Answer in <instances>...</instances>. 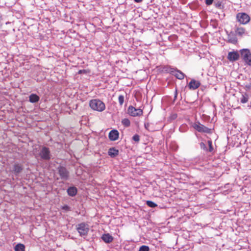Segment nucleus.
<instances>
[{
	"label": "nucleus",
	"instance_id": "1",
	"mask_svg": "<svg viewBox=\"0 0 251 251\" xmlns=\"http://www.w3.org/2000/svg\"><path fill=\"white\" fill-rule=\"evenodd\" d=\"M89 105L95 111L102 112L105 109V105L103 102L99 99H93L89 101Z\"/></svg>",
	"mask_w": 251,
	"mask_h": 251
},
{
	"label": "nucleus",
	"instance_id": "2",
	"mask_svg": "<svg viewBox=\"0 0 251 251\" xmlns=\"http://www.w3.org/2000/svg\"><path fill=\"white\" fill-rule=\"evenodd\" d=\"M241 58L246 64L251 66V52L249 49H243L239 51Z\"/></svg>",
	"mask_w": 251,
	"mask_h": 251
},
{
	"label": "nucleus",
	"instance_id": "3",
	"mask_svg": "<svg viewBox=\"0 0 251 251\" xmlns=\"http://www.w3.org/2000/svg\"><path fill=\"white\" fill-rule=\"evenodd\" d=\"M237 21L242 25L248 24L251 20L250 16L244 12H240L236 14Z\"/></svg>",
	"mask_w": 251,
	"mask_h": 251
},
{
	"label": "nucleus",
	"instance_id": "4",
	"mask_svg": "<svg viewBox=\"0 0 251 251\" xmlns=\"http://www.w3.org/2000/svg\"><path fill=\"white\" fill-rule=\"evenodd\" d=\"M58 173L60 178L64 180H67L69 177V172L63 166H59L57 169Z\"/></svg>",
	"mask_w": 251,
	"mask_h": 251
},
{
	"label": "nucleus",
	"instance_id": "5",
	"mask_svg": "<svg viewBox=\"0 0 251 251\" xmlns=\"http://www.w3.org/2000/svg\"><path fill=\"white\" fill-rule=\"evenodd\" d=\"M76 229L81 236L87 235L89 230L88 226L84 223L78 224Z\"/></svg>",
	"mask_w": 251,
	"mask_h": 251
},
{
	"label": "nucleus",
	"instance_id": "6",
	"mask_svg": "<svg viewBox=\"0 0 251 251\" xmlns=\"http://www.w3.org/2000/svg\"><path fill=\"white\" fill-rule=\"evenodd\" d=\"M39 155L42 159L49 160L50 159V151L48 148L44 147L41 150Z\"/></svg>",
	"mask_w": 251,
	"mask_h": 251
},
{
	"label": "nucleus",
	"instance_id": "7",
	"mask_svg": "<svg viewBox=\"0 0 251 251\" xmlns=\"http://www.w3.org/2000/svg\"><path fill=\"white\" fill-rule=\"evenodd\" d=\"M128 113L132 116H141L143 114V111L140 108H135L132 106H129L127 109Z\"/></svg>",
	"mask_w": 251,
	"mask_h": 251
},
{
	"label": "nucleus",
	"instance_id": "8",
	"mask_svg": "<svg viewBox=\"0 0 251 251\" xmlns=\"http://www.w3.org/2000/svg\"><path fill=\"white\" fill-rule=\"evenodd\" d=\"M227 58L230 62H234L239 60L240 54L237 51H230L228 53Z\"/></svg>",
	"mask_w": 251,
	"mask_h": 251
},
{
	"label": "nucleus",
	"instance_id": "9",
	"mask_svg": "<svg viewBox=\"0 0 251 251\" xmlns=\"http://www.w3.org/2000/svg\"><path fill=\"white\" fill-rule=\"evenodd\" d=\"M23 170V167L22 165L19 163H15L13 165L12 172H13L16 176H18Z\"/></svg>",
	"mask_w": 251,
	"mask_h": 251
},
{
	"label": "nucleus",
	"instance_id": "10",
	"mask_svg": "<svg viewBox=\"0 0 251 251\" xmlns=\"http://www.w3.org/2000/svg\"><path fill=\"white\" fill-rule=\"evenodd\" d=\"M200 85L201 83L199 81L192 79L188 84V87L191 90H195L199 88Z\"/></svg>",
	"mask_w": 251,
	"mask_h": 251
},
{
	"label": "nucleus",
	"instance_id": "11",
	"mask_svg": "<svg viewBox=\"0 0 251 251\" xmlns=\"http://www.w3.org/2000/svg\"><path fill=\"white\" fill-rule=\"evenodd\" d=\"M119 138V132L117 130L113 129L109 133V138L111 141H115Z\"/></svg>",
	"mask_w": 251,
	"mask_h": 251
},
{
	"label": "nucleus",
	"instance_id": "12",
	"mask_svg": "<svg viewBox=\"0 0 251 251\" xmlns=\"http://www.w3.org/2000/svg\"><path fill=\"white\" fill-rule=\"evenodd\" d=\"M101 239L106 243H110L113 240V237L109 233L102 235Z\"/></svg>",
	"mask_w": 251,
	"mask_h": 251
},
{
	"label": "nucleus",
	"instance_id": "13",
	"mask_svg": "<svg viewBox=\"0 0 251 251\" xmlns=\"http://www.w3.org/2000/svg\"><path fill=\"white\" fill-rule=\"evenodd\" d=\"M227 42L233 44H236L238 41L237 38L231 32L228 34Z\"/></svg>",
	"mask_w": 251,
	"mask_h": 251
},
{
	"label": "nucleus",
	"instance_id": "14",
	"mask_svg": "<svg viewBox=\"0 0 251 251\" xmlns=\"http://www.w3.org/2000/svg\"><path fill=\"white\" fill-rule=\"evenodd\" d=\"M119 154V151L115 148H111L109 149L108 154L111 157H115Z\"/></svg>",
	"mask_w": 251,
	"mask_h": 251
},
{
	"label": "nucleus",
	"instance_id": "15",
	"mask_svg": "<svg viewBox=\"0 0 251 251\" xmlns=\"http://www.w3.org/2000/svg\"><path fill=\"white\" fill-rule=\"evenodd\" d=\"M195 129L201 132L210 133L211 129L208 128L207 126H194Z\"/></svg>",
	"mask_w": 251,
	"mask_h": 251
},
{
	"label": "nucleus",
	"instance_id": "16",
	"mask_svg": "<svg viewBox=\"0 0 251 251\" xmlns=\"http://www.w3.org/2000/svg\"><path fill=\"white\" fill-rule=\"evenodd\" d=\"M40 100V97L36 94H32L29 96V101L31 103H35Z\"/></svg>",
	"mask_w": 251,
	"mask_h": 251
},
{
	"label": "nucleus",
	"instance_id": "17",
	"mask_svg": "<svg viewBox=\"0 0 251 251\" xmlns=\"http://www.w3.org/2000/svg\"><path fill=\"white\" fill-rule=\"evenodd\" d=\"M77 189L75 187H70L67 189L68 195L71 197L75 196L77 193Z\"/></svg>",
	"mask_w": 251,
	"mask_h": 251
},
{
	"label": "nucleus",
	"instance_id": "18",
	"mask_svg": "<svg viewBox=\"0 0 251 251\" xmlns=\"http://www.w3.org/2000/svg\"><path fill=\"white\" fill-rule=\"evenodd\" d=\"M236 34L238 36H242L245 34L246 32V29L243 27H238L235 30Z\"/></svg>",
	"mask_w": 251,
	"mask_h": 251
},
{
	"label": "nucleus",
	"instance_id": "19",
	"mask_svg": "<svg viewBox=\"0 0 251 251\" xmlns=\"http://www.w3.org/2000/svg\"><path fill=\"white\" fill-rule=\"evenodd\" d=\"M174 73V75L179 79H182L184 78L185 75L180 71L176 70Z\"/></svg>",
	"mask_w": 251,
	"mask_h": 251
},
{
	"label": "nucleus",
	"instance_id": "20",
	"mask_svg": "<svg viewBox=\"0 0 251 251\" xmlns=\"http://www.w3.org/2000/svg\"><path fill=\"white\" fill-rule=\"evenodd\" d=\"M15 251H25V247L22 244H18L14 248Z\"/></svg>",
	"mask_w": 251,
	"mask_h": 251
},
{
	"label": "nucleus",
	"instance_id": "21",
	"mask_svg": "<svg viewBox=\"0 0 251 251\" xmlns=\"http://www.w3.org/2000/svg\"><path fill=\"white\" fill-rule=\"evenodd\" d=\"M249 96L247 93L242 94V98L240 99V101L242 103H245L248 101Z\"/></svg>",
	"mask_w": 251,
	"mask_h": 251
},
{
	"label": "nucleus",
	"instance_id": "22",
	"mask_svg": "<svg viewBox=\"0 0 251 251\" xmlns=\"http://www.w3.org/2000/svg\"><path fill=\"white\" fill-rule=\"evenodd\" d=\"M146 203L148 206L151 208H154L157 206V205L155 203L151 201H147Z\"/></svg>",
	"mask_w": 251,
	"mask_h": 251
},
{
	"label": "nucleus",
	"instance_id": "23",
	"mask_svg": "<svg viewBox=\"0 0 251 251\" xmlns=\"http://www.w3.org/2000/svg\"><path fill=\"white\" fill-rule=\"evenodd\" d=\"M150 248L148 246L143 245L142 246L139 250V251H149Z\"/></svg>",
	"mask_w": 251,
	"mask_h": 251
},
{
	"label": "nucleus",
	"instance_id": "24",
	"mask_svg": "<svg viewBox=\"0 0 251 251\" xmlns=\"http://www.w3.org/2000/svg\"><path fill=\"white\" fill-rule=\"evenodd\" d=\"M124 96H123V95H120L118 97V100H119V104L121 105H122L124 103Z\"/></svg>",
	"mask_w": 251,
	"mask_h": 251
},
{
	"label": "nucleus",
	"instance_id": "25",
	"mask_svg": "<svg viewBox=\"0 0 251 251\" xmlns=\"http://www.w3.org/2000/svg\"><path fill=\"white\" fill-rule=\"evenodd\" d=\"M122 123L124 126H129L130 121L128 119L125 118L122 121Z\"/></svg>",
	"mask_w": 251,
	"mask_h": 251
},
{
	"label": "nucleus",
	"instance_id": "26",
	"mask_svg": "<svg viewBox=\"0 0 251 251\" xmlns=\"http://www.w3.org/2000/svg\"><path fill=\"white\" fill-rule=\"evenodd\" d=\"M208 145L209 146V148L207 151L209 152H212L213 150V148L212 147V142L211 141H208Z\"/></svg>",
	"mask_w": 251,
	"mask_h": 251
},
{
	"label": "nucleus",
	"instance_id": "27",
	"mask_svg": "<svg viewBox=\"0 0 251 251\" xmlns=\"http://www.w3.org/2000/svg\"><path fill=\"white\" fill-rule=\"evenodd\" d=\"M132 140L138 143L140 141V136L137 134H135L132 137Z\"/></svg>",
	"mask_w": 251,
	"mask_h": 251
},
{
	"label": "nucleus",
	"instance_id": "28",
	"mask_svg": "<svg viewBox=\"0 0 251 251\" xmlns=\"http://www.w3.org/2000/svg\"><path fill=\"white\" fill-rule=\"evenodd\" d=\"M90 72V71L89 70H80L78 72V74H88Z\"/></svg>",
	"mask_w": 251,
	"mask_h": 251
},
{
	"label": "nucleus",
	"instance_id": "29",
	"mask_svg": "<svg viewBox=\"0 0 251 251\" xmlns=\"http://www.w3.org/2000/svg\"><path fill=\"white\" fill-rule=\"evenodd\" d=\"M177 114L172 113L169 117V119L170 120H175L177 118Z\"/></svg>",
	"mask_w": 251,
	"mask_h": 251
},
{
	"label": "nucleus",
	"instance_id": "30",
	"mask_svg": "<svg viewBox=\"0 0 251 251\" xmlns=\"http://www.w3.org/2000/svg\"><path fill=\"white\" fill-rule=\"evenodd\" d=\"M200 147H201V149H203L204 151H207L208 150V149L206 148V146L205 144L204 143H203V142H201L200 143Z\"/></svg>",
	"mask_w": 251,
	"mask_h": 251
},
{
	"label": "nucleus",
	"instance_id": "31",
	"mask_svg": "<svg viewBox=\"0 0 251 251\" xmlns=\"http://www.w3.org/2000/svg\"><path fill=\"white\" fill-rule=\"evenodd\" d=\"M62 209L66 211H69L71 210L70 207L67 205H65L62 207Z\"/></svg>",
	"mask_w": 251,
	"mask_h": 251
},
{
	"label": "nucleus",
	"instance_id": "32",
	"mask_svg": "<svg viewBox=\"0 0 251 251\" xmlns=\"http://www.w3.org/2000/svg\"><path fill=\"white\" fill-rule=\"evenodd\" d=\"M144 127L146 130H147L149 131H153L156 130L155 129H154L153 128V126H144Z\"/></svg>",
	"mask_w": 251,
	"mask_h": 251
},
{
	"label": "nucleus",
	"instance_id": "33",
	"mask_svg": "<svg viewBox=\"0 0 251 251\" xmlns=\"http://www.w3.org/2000/svg\"><path fill=\"white\" fill-rule=\"evenodd\" d=\"M214 0H205V3L207 5H211Z\"/></svg>",
	"mask_w": 251,
	"mask_h": 251
},
{
	"label": "nucleus",
	"instance_id": "34",
	"mask_svg": "<svg viewBox=\"0 0 251 251\" xmlns=\"http://www.w3.org/2000/svg\"><path fill=\"white\" fill-rule=\"evenodd\" d=\"M134 1L136 2H141L143 1V0H134Z\"/></svg>",
	"mask_w": 251,
	"mask_h": 251
},
{
	"label": "nucleus",
	"instance_id": "35",
	"mask_svg": "<svg viewBox=\"0 0 251 251\" xmlns=\"http://www.w3.org/2000/svg\"><path fill=\"white\" fill-rule=\"evenodd\" d=\"M183 126H179V130L180 131H182L181 130V128Z\"/></svg>",
	"mask_w": 251,
	"mask_h": 251
},
{
	"label": "nucleus",
	"instance_id": "36",
	"mask_svg": "<svg viewBox=\"0 0 251 251\" xmlns=\"http://www.w3.org/2000/svg\"><path fill=\"white\" fill-rule=\"evenodd\" d=\"M246 87L247 88H251V86L250 85H249V86L246 85Z\"/></svg>",
	"mask_w": 251,
	"mask_h": 251
}]
</instances>
